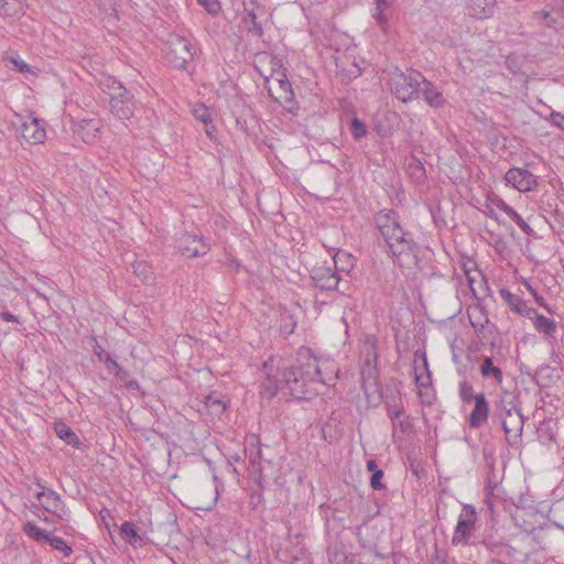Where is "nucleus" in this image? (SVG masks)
Wrapping results in <instances>:
<instances>
[{
	"instance_id": "nucleus-1",
	"label": "nucleus",
	"mask_w": 564,
	"mask_h": 564,
	"mask_svg": "<svg viewBox=\"0 0 564 564\" xmlns=\"http://www.w3.org/2000/svg\"><path fill=\"white\" fill-rule=\"evenodd\" d=\"M283 386L295 400H311L318 394V387L325 384L317 359L310 349L299 354L297 364L282 373Z\"/></svg>"
},
{
	"instance_id": "nucleus-2",
	"label": "nucleus",
	"mask_w": 564,
	"mask_h": 564,
	"mask_svg": "<svg viewBox=\"0 0 564 564\" xmlns=\"http://www.w3.org/2000/svg\"><path fill=\"white\" fill-rule=\"evenodd\" d=\"M375 224L386 242L387 253L395 258L400 265L415 258L417 245L411 232L400 224V216L394 209H382L375 215Z\"/></svg>"
},
{
	"instance_id": "nucleus-3",
	"label": "nucleus",
	"mask_w": 564,
	"mask_h": 564,
	"mask_svg": "<svg viewBox=\"0 0 564 564\" xmlns=\"http://www.w3.org/2000/svg\"><path fill=\"white\" fill-rule=\"evenodd\" d=\"M423 80V75L416 70H409L408 73L397 68L389 75V86L391 93L400 101L406 104L420 97V86Z\"/></svg>"
},
{
	"instance_id": "nucleus-4",
	"label": "nucleus",
	"mask_w": 564,
	"mask_h": 564,
	"mask_svg": "<svg viewBox=\"0 0 564 564\" xmlns=\"http://www.w3.org/2000/svg\"><path fill=\"white\" fill-rule=\"evenodd\" d=\"M109 89L110 111L120 120L130 119L134 113L135 98L133 93L126 88L121 82L116 78L107 80Z\"/></svg>"
},
{
	"instance_id": "nucleus-5",
	"label": "nucleus",
	"mask_w": 564,
	"mask_h": 564,
	"mask_svg": "<svg viewBox=\"0 0 564 564\" xmlns=\"http://www.w3.org/2000/svg\"><path fill=\"white\" fill-rule=\"evenodd\" d=\"M195 54L196 47L189 40L177 34L170 35L165 58L171 66L188 72Z\"/></svg>"
},
{
	"instance_id": "nucleus-6",
	"label": "nucleus",
	"mask_w": 564,
	"mask_h": 564,
	"mask_svg": "<svg viewBox=\"0 0 564 564\" xmlns=\"http://www.w3.org/2000/svg\"><path fill=\"white\" fill-rule=\"evenodd\" d=\"M364 364L360 370L361 388L366 394L376 392L378 389V369H377V340L370 336L364 343L362 347Z\"/></svg>"
},
{
	"instance_id": "nucleus-7",
	"label": "nucleus",
	"mask_w": 564,
	"mask_h": 564,
	"mask_svg": "<svg viewBox=\"0 0 564 564\" xmlns=\"http://www.w3.org/2000/svg\"><path fill=\"white\" fill-rule=\"evenodd\" d=\"M175 247L186 258H198L207 254L210 242L203 235L182 232L175 239Z\"/></svg>"
},
{
	"instance_id": "nucleus-8",
	"label": "nucleus",
	"mask_w": 564,
	"mask_h": 564,
	"mask_svg": "<svg viewBox=\"0 0 564 564\" xmlns=\"http://www.w3.org/2000/svg\"><path fill=\"white\" fill-rule=\"evenodd\" d=\"M476 519L474 507L465 505L452 536L453 545H467L469 543V539L475 530Z\"/></svg>"
},
{
	"instance_id": "nucleus-9",
	"label": "nucleus",
	"mask_w": 564,
	"mask_h": 564,
	"mask_svg": "<svg viewBox=\"0 0 564 564\" xmlns=\"http://www.w3.org/2000/svg\"><path fill=\"white\" fill-rule=\"evenodd\" d=\"M242 22L246 30L257 36L263 35V28L260 19L265 15V8L257 0H248L243 2Z\"/></svg>"
},
{
	"instance_id": "nucleus-10",
	"label": "nucleus",
	"mask_w": 564,
	"mask_h": 564,
	"mask_svg": "<svg viewBox=\"0 0 564 564\" xmlns=\"http://www.w3.org/2000/svg\"><path fill=\"white\" fill-rule=\"evenodd\" d=\"M505 181L519 192H531L538 186V177L521 167L509 169L505 174Z\"/></svg>"
},
{
	"instance_id": "nucleus-11",
	"label": "nucleus",
	"mask_w": 564,
	"mask_h": 564,
	"mask_svg": "<svg viewBox=\"0 0 564 564\" xmlns=\"http://www.w3.org/2000/svg\"><path fill=\"white\" fill-rule=\"evenodd\" d=\"M35 498L41 501L42 507L50 513L58 517L59 519H66L69 516V510L66 508L61 496L53 489L39 491L35 494Z\"/></svg>"
},
{
	"instance_id": "nucleus-12",
	"label": "nucleus",
	"mask_w": 564,
	"mask_h": 564,
	"mask_svg": "<svg viewBox=\"0 0 564 564\" xmlns=\"http://www.w3.org/2000/svg\"><path fill=\"white\" fill-rule=\"evenodd\" d=\"M22 138L30 144H40L46 138V131L37 118L28 116L21 119L19 127Z\"/></svg>"
},
{
	"instance_id": "nucleus-13",
	"label": "nucleus",
	"mask_w": 564,
	"mask_h": 564,
	"mask_svg": "<svg viewBox=\"0 0 564 564\" xmlns=\"http://www.w3.org/2000/svg\"><path fill=\"white\" fill-rule=\"evenodd\" d=\"M276 83L280 89V95L274 97L269 88L270 96L274 99V101L279 102L288 112L293 116L297 115L299 106L294 100V93L292 89V85L290 80L286 78L285 74H282L280 78H276Z\"/></svg>"
},
{
	"instance_id": "nucleus-14",
	"label": "nucleus",
	"mask_w": 564,
	"mask_h": 564,
	"mask_svg": "<svg viewBox=\"0 0 564 564\" xmlns=\"http://www.w3.org/2000/svg\"><path fill=\"white\" fill-rule=\"evenodd\" d=\"M249 447H250V454H249V463L251 466V473L253 475H257V481L259 486H262V481L264 480V468L262 463L265 462L270 464L269 459H264L261 451V444L260 440L252 435L249 440Z\"/></svg>"
},
{
	"instance_id": "nucleus-15",
	"label": "nucleus",
	"mask_w": 564,
	"mask_h": 564,
	"mask_svg": "<svg viewBox=\"0 0 564 564\" xmlns=\"http://www.w3.org/2000/svg\"><path fill=\"white\" fill-rule=\"evenodd\" d=\"M311 278L316 288L325 291L339 290L340 278L338 274L327 267L315 268Z\"/></svg>"
},
{
	"instance_id": "nucleus-16",
	"label": "nucleus",
	"mask_w": 564,
	"mask_h": 564,
	"mask_svg": "<svg viewBox=\"0 0 564 564\" xmlns=\"http://www.w3.org/2000/svg\"><path fill=\"white\" fill-rule=\"evenodd\" d=\"M502 358L496 356H484L479 365V372L485 380H492L500 386L503 382L501 369Z\"/></svg>"
},
{
	"instance_id": "nucleus-17",
	"label": "nucleus",
	"mask_w": 564,
	"mask_h": 564,
	"mask_svg": "<svg viewBox=\"0 0 564 564\" xmlns=\"http://www.w3.org/2000/svg\"><path fill=\"white\" fill-rule=\"evenodd\" d=\"M520 410L517 397L508 391H502L495 402L494 420L498 419L501 421Z\"/></svg>"
},
{
	"instance_id": "nucleus-18",
	"label": "nucleus",
	"mask_w": 564,
	"mask_h": 564,
	"mask_svg": "<svg viewBox=\"0 0 564 564\" xmlns=\"http://www.w3.org/2000/svg\"><path fill=\"white\" fill-rule=\"evenodd\" d=\"M489 416V403L484 393H478L477 399L474 401V409L471 410L468 424L470 429L478 430L482 427Z\"/></svg>"
},
{
	"instance_id": "nucleus-19",
	"label": "nucleus",
	"mask_w": 564,
	"mask_h": 564,
	"mask_svg": "<svg viewBox=\"0 0 564 564\" xmlns=\"http://www.w3.org/2000/svg\"><path fill=\"white\" fill-rule=\"evenodd\" d=\"M499 295L506 305L513 313L522 317H529L534 313V308L529 306L528 303L518 294L512 293L508 289H500Z\"/></svg>"
},
{
	"instance_id": "nucleus-20",
	"label": "nucleus",
	"mask_w": 564,
	"mask_h": 564,
	"mask_svg": "<svg viewBox=\"0 0 564 564\" xmlns=\"http://www.w3.org/2000/svg\"><path fill=\"white\" fill-rule=\"evenodd\" d=\"M499 422L503 429L507 442L509 444H514L521 436L524 424L521 410L502 419Z\"/></svg>"
},
{
	"instance_id": "nucleus-21",
	"label": "nucleus",
	"mask_w": 564,
	"mask_h": 564,
	"mask_svg": "<svg viewBox=\"0 0 564 564\" xmlns=\"http://www.w3.org/2000/svg\"><path fill=\"white\" fill-rule=\"evenodd\" d=\"M373 4L371 17L377 25L383 32H387L389 21L393 15V0H373Z\"/></svg>"
},
{
	"instance_id": "nucleus-22",
	"label": "nucleus",
	"mask_w": 564,
	"mask_h": 564,
	"mask_svg": "<svg viewBox=\"0 0 564 564\" xmlns=\"http://www.w3.org/2000/svg\"><path fill=\"white\" fill-rule=\"evenodd\" d=\"M413 364L416 384L424 388L429 387L432 379L425 352L416 350L414 352Z\"/></svg>"
},
{
	"instance_id": "nucleus-23",
	"label": "nucleus",
	"mask_w": 564,
	"mask_h": 564,
	"mask_svg": "<svg viewBox=\"0 0 564 564\" xmlns=\"http://www.w3.org/2000/svg\"><path fill=\"white\" fill-rule=\"evenodd\" d=\"M528 318L532 321L534 329L538 333L543 334L547 338H555L557 333V324L554 319L539 314L535 308L534 313L529 315Z\"/></svg>"
},
{
	"instance_id": "nucleus-24",
	"label": "nucleus",
	"mask_w": 564,
	"mask_h": 564,
	"mask_svg": "<svg viewBox=\"0 0 564 564\" xmlns=\"http://www.w3.org/2000/svg\"><path fill=\"white\" fill-rule=\"evenodd\" d=\"M421 85H423L422 89L420 88V93L423 96L424 101L433 107V108H441L445 104V98L443 94L434 86V84L430 80H427L423 76V80L421 82Z\"/></svg>"
},
{
	"instance_id": "nucleus-25",
	"label": "nucleus",
	"mask_w": 564,
	"mask_h": 564,
	"mask_svg": "<svg viewBox=\"0 0 564 564\" xmlns=\"http://www.w3.org/2000/svg\"><path fill=\"white\" fill-rule=\"evenodd\" d=\"M497 0H469V12L476 19L492 17Z\"/></svg>"
},
{
	"instance_id": "nucleus-26",
	"label": "nucleus",
	"mask_w": 564,
	"mask_h": 564,
	"mask_svg": "<svg viewBox=\"0 0 564 564\" xmlns=\"http://www.w3.org/2000/svg\"><path fill=\"white\" fill-rule=\"evenodd\" d=\"M205 406L214 415H220L227 408L226 397L218 391H212L205 397Z\"/></svg>"
},
{
	"instance_id": "nucleus-27",
	"label": "nucleus",
	"mask_w": 564,
	"mask_h": 564,
	"mask_svg": "<svg viewBox=\"0 0 564 564\" xmlns=\"http://www.w3.org/2000/svg\"><path fill=\"white\" fill-rule=\"evenodd\" d=\"M121 538L133 547L141 546L143 540L133 522L124 521L120 527Z\"/></svg>"
},
{
	"instance_id": "nucleus-28",
	"label": "nucleus",
	"mask_w": 564,
	"mask_h": 564,
	"mask_svg": "<svg viewBox=\"0 0 564 564\" xmlns=\"http://www.w3.org/2000/svg\"><path fill=\"white\" fill-rule=\"evenodd\" d=\"M24 14L23 0H0V15L3 18H18Z\"/></svg>"
},
{
	"instance_id": "nucleus-29",
	"label": "nucleus",
	"mask_w": 564,
	"mask_h": 564,
	"mask_svg": "<svg viewBox=\"0 0 564 564\" xmlns=\"http://www.w3.org/2000/svg\"><path fill=\"white\" fill-rule=\"evenodd\" d=\"M54 431L66 444L72 445L73 447H78L80 445L78 436L66 423L62 421L56 422L54 424Z\"/></svg>"
},
{
	"instance_id": "nucleus-30",
	"label": "nucleus",
	"mask_w": 564,
	"mask_h": 564,
	"mask_svg": "<svg viewBox=\"0 0 564 564\" xmlns=\"http://www.w3.org/2000/svg\"><path fill=\"white\" fill-rule=\"evenodd\" d=\"M24 532L36 542H47L50 533L37 527L34 522H28L23 528Z\"/></svg>"
},
{
	"instance_id": "nucleus-31",
	"label": "nucleus",
	"mask_w": 564,
	"mask_h": 564,
	"mask_svg": "<svg viewBox=\"0 0 564 564\" xmlns=\"http://www.w3.org/2000/svg\"><path fill=\"white\" fill-rule=\"evenodd\" d=\"M408 172L410 177L416 182H422L426 177L425 167L420 160L412 158L408 163Z\"/></svg>"
},
{
	"instance_id": "nucleus-32",
	"label": "nucleus",
	"mask_w": 564,
	"mask_h": 564,
	"mask_svg": "<svg viewBox=\"0 0 564 564\" xmlns=\"http://www.w3.org/2000/svg\"><path fill=\"white\" fill-rule=\"evenodd\" d=\"M534 20L539 21L541 24L549 29L556 30L560 21L555 18L550 11L541 10L533 13Z\"/></svg>"
},
{
	"instance_id": "nucleus-33",
	"label": "nucleus",
	"mask_w": 564,
	"mask_h": 564,
	"mask_svg": "<svg viewBox=\"0 0 564 564\" xmlns=\"http://www.w3.org/2000/svg\"><path fill=\"white\" fill-rule=\"evenodd\" d=\"M47 542L53 549L62 552L65 557H69L73 553V549L59 536L50 535Z\"/></svg>"
},
{
	"instance_id": "nucleus-34",
	"label": "nucleus",
	"mask_w": 564,
	"mask_h": 564,
	"mask_svg": "<svg viewBox=\"0 0 564 564\" xmlns=\"http://www.w3.org/2000/svg\"><path fill=\"white\" fill-rule=\"evenodd\" d=\"M283 386V379L276 380L271 376H268L265 382L262 383L263 392L269 397L273 398L278 390L281 389Z\"/></svg>"
},
{
	"instance_id": "nucleus-35",
	"label": "nucleus",
	"mask_w": 564,
	"mask_h": 564,
	"mask_svg": "<svg viewBox=\"0 0 564 564\" xmlns=\"http://www.w3.org/2000/svg\"><path fill=\"white\" fill-rule=\"evenodd\" d=\"M459 398L466 404L477 399V394L474 393V388L469 382L463 381L459 383Z\"/></svg>"
},
{
	"instance_id": "nucleus-36",
	"label": "nucleus",
	"mask_w": 564,
	"mask_h": 564,
	"mask_svg": "<svg viewBox=\"0 0 564 564\" xmlns=\"http://www.w3.org/2000/svg\"><path fill=\"white\" fill-rule=\"evenodd\" d=\"M350 133L355 140H360L368 133V129L364 121L355 117L350 123Z\"/></svg>"
},
{
	"instance_id": "nucleus-37",
	"label": "nucleus",
	"mask_w": 564,
	"mask_h": 564,
	"mask_svg": "<svg viewBox=\"0 0 564 564\" xmlns=\"http://www.w3.org/2000/svg\"><path fill=\"white\" fill-rule=\"evenodd\" d=\"M193 115L197 120L202 121L203 123H210L212 121L210 110L204 104H198L194 106Z\"/></svg>"
},
{
	"instance_id": "nucleus-38",
	"label": "nucleus",
	"mask_w": 564,
	"mask_h": 564,
	"mask_svg": "<svg viewBox=\"0 0 564 564\" xmlns=\"http://www.w3.org/2000/svg\"><path fill=\"white\" fill-rule=\"evenodd\" d=\"M93 348H94V352L97 355L99 360H104L106 364L111 365L115 369H118V370L121 369L119 364L115 359H112L109 354H106L104 348L97 341H95V345Z\"/></svg>"
},
{
	"instance_id": "nucleus-39",
	"label": "nucleus",
	"mask_w": 564,
	"mask_h": 564,
	"mask_svg": "<svg viewBox=\"0 0 564 564\" xmlns=\"http://www.w3.org/2000/svg\"><path fill=\"white\" fill-rule=\"evenodd\" d=\"M508 217L511 220H513L524 234L529 236L534 234V230L529 226L528 223L524 221V219L514 209L510 212Z\"/></svg>"
},
{
	"instance_id": "nucleus-40",
	"label": "nucleus",
	"mask_w": 564,
	"mask_h": 564,
	"mask_svg": "<svg viewBox=\"0 0 564 564\" xmlns=\"http://www.w3.org/2000/svg\"><path fill=\"white\" fill-rule=\"evenodd\" d=\"M383 477V471L381 469H376L370 478V486L375 490H382L386 488V485L381 481Z\"/></svg>"
},
{
	"instance_id": "nucleus-41",
	"label": "nucleus",
	"mask_w": 564,
	"mask_h": 564,
	"mask_svg": "<svg viewBox=\"0 0 564 564\" xmlns=\"http://www.w3.org/2000/svg\"><path fill=\"white\" fill-rule=\"evenodd\" d=\"M210 14H217L220 10V3L218 0H197Z\"/></svg>"
},
{
	"instance_id": "nucleus-42",
	"label": "nucleus",
	"mask_w": 564,
	"mask_h": 564,
	"mask_svg": "<svg viewBox=\"0 0 564 564\" xmlns=\"http://www.w3.org/2000/svg\"><path fill=\"white\" fill-rule=\"evenodd\" d=\"M329 564H351L345 552L334 551L329 555Z\"/></svg>"
},
{
	"instance_id": "nucleus-43",
	"label": "nucleus",
	"mask_w": 564,
	"mask_h": 564,
	"mask_svg": "<svg viewBox=\"0 0 564 564\" xmlns=\"http://www.w3.org/2000/svg\"><path fill=\"white\" fill-rule=\"evenodd\" d=\"M527 289L528 291L532 294V296L534 297L535 302L543 308H545L549 313H552V310L551 307L549 306V304L545 302L544 297L539 295L536 290L530 285L529 283H527Z\"/></svg>"
},
{
	"instance_id": "nucleus-44",
	"label": "nucleus",
	"mask_w": 564,
	"mask_h": 564,
	"mask_svg": "<svg viewBox=\"0 0 564 564\" xmlns=\"http://www.w3.org/2000/svg\"><path fill=\"white\" fill-rule=\"evenodd\" d=\"M491 203L497 207L499 208L500 210H502L507 216L510 214V212L513 209L511 206H509L502 198L498 197V196H495L492 199H491Z\"/></svg>"
},
{
	"instance_id": "nucleus-45",
	"label": "nucleus",
	"mask_w": 564,
	"mask_h": 564,
	"mask_svg": "<svg viewBox=\"0 0 564 564\" xmlns=\"http://www.w3.org/2000/svg\"><path fill=\"white\" fill-rule=\"evenodd\" d=\"M11 61L20 73L30 72V66L24 61L18 58H12Z\"/></svg>"
},
{
	"instance_id": "nucleus-46",
	"label": "nucleus",
	"mask_w": 564,
	"mask_h": 564,
	"mask_svg": "<svg viewBox=\"0 0 564 564\" xmlns=\"http://www.w3.org/2000/svg\"><path fill=\"white\" fill-rule=\"evenodd\" d=\"M403 413L402 406H390L388 409V415L389 417L394 422V420Z\"/></svg>"
},
{
	"instance_id": "nucleus-47",
	"label": "nucleus",
	"mask_w": 564,
	"mask_h": 564,
	"mask_svg": "<svg viewBox=\"0 0 564 564\" xmlns=\"http://www.w3.org/2000/svg\"><path fill=\"white\" fill-rule=\"evenodd\" d=\"M393 426H398L403 433H408L412 429V424L408 419L401 420L398 423L393 422Z\"/></svg>"
},
{
	"instance_id": "nucleus-48",
	"label": "nucleus",
	"mask_w": 564,
	"mask_h": 564,
	"mask_svg": "<svg viewBox=\"0 0 564 564\" xmlns=\"http://www.w3.org/2000/svg\"><path fill=\"white\" fill-rule=\"evenodd\" d=\"M552 120L555 126L561 128L564 131V115L561 113H552Z\"/></svg>"
},
{
	"instance_id": "nucleus-49",
	"label": "nucleus",
	"mask_w": 564,
	"mask_h": 564,
	"mask_svg": "<svg viewBox=\"0 0 564 564\" xmlns=\"http://www.w3.org/2000/svg\"><path fill=\"white\" fill-rule=\"evenodd\" d=\"M204 126H205V132L208 135V138L210 140L215 139L216 127L213 124V120L210 121V123H204Z\"/></svg>"
},
{
	"instance_id": "nucleus-50",
	"label": "nucleus",
	"mask_w": 564,
	"mask_h": 564,
	"mask_svg": "<svg viewBox=\"0 0 564 564\" xmlns=\"http://www.w3.org/2000/svg\"><path fill=\"white\" fill-rule=\"evenodd\" d=\"M1 318L6 322H15L19 323L18 316L13 315L12 313L6 311L1 313Z\"/></svg>"
},
{
	"instance_id": "nucleus-51",
	"label": "nucleus",
	"mask_w": 564,
	"mask_h": 564,
	"mask_svg": "<svg viewBox=\"0 0 564 564\" xmlns=\"http://www.w3.org/2000/svg\"><path fill=\"white\" fill-rule=\"evenodd\" d=\"M227 459H228V463H229L230 465H232L234 463H239V462H241L242 456H241L239 453H232V454H229V455H228Z\"/></svg>"
},
{
	"instance_id": "nucleus-52",
	"label": "nucleus",
	"mask_w": 564,
	"mask_h": 564,
	"mask_svg": "<svg viewBox=\"0 0 564 564\" xmlns=\"http://www.w3.org/2000/svg\"><path fill=\"white\" fill-rule=\"evenodd\" d=\"M367 469L373 474L376 469H379L377 462L375 459H369L367 462Z\"/></svg>"
},
{
	"instance_id": "nucleus-53",
	"label": "nucleus",
	"mask_w": 564,
	"mask_h": 564,
	"mask_svg": "<svg viewBox=\"0 0 564 564\" xmlns=\"http://www.w3.org/2000/svg\"><path fill=\"white\" fill-rule=\"evenodd\" d=\"M431 564H446L445 560L443 557H441L438 555V553L436 552V554L432 557L431 560Z\"/></svg>"
},
{
	"instance_id": "nucleus-54",
	"label": "nucleus",
	"mask_w": 564,
	"mask_h": 564,
	"mask_svg": "<svg viewBox=\"0 0 564 564\" xmlns=\"http://www.w3.org/2000/svg\"><path fill=\"white\" fill-rule=\"evenodd\" d=\"M35 485L41 489V491L47 490L48 488L41 481V479L35 480Z\"/></svg>"
},
{
	"instance_id": "nucleus-55",
	"label": "nucleus",
	"mask_w": 564,
	"mask_h": 564,
	"mask_svg": "<svg viewBox=\"0 0 564 564\" xmlns=\"http://www.w3.org/2000/svg\"><path fill=\"white\" fill-rule=\"evenodd\" d=\"M488 215H489L490 218L497 219V216H496V214H495V212L492 209H490Z\"/></svg>"
},
{
	"instance_id": "nucleus-56",
	"label": "nucleus",
	"mask_w": 564,
	"mask_h": 564,
	"mask_svg": "<svg viewBox=\"0 0 564 564\" xmlns=\"http://www.w3.org/2000/svg\"><path fill=\"white\" fill-rule=\"evenodd\" d=\"M467 278H468V282H469L471 291L475 292L474 288H473V279H470L468 275H467Z\"/></svg>"
},
{
	"instance_id": "nucleus-57",
	"label": "nucleus",
	"mask_w": 564,
	"mask_h": 564,
	"mask_svg": "<svg viewBox=\"0 0 564 564\" xmlns=\"http://www.w3.org/2000/svg\"><path fill=\"white\" fill-rule=\"evenodd\" d=\"M300 560L297 557L294 558V564H297Z\"/></svg>"
},
{
	"instance_id": "nucleus-58",
	"label": "nucleus",
	"mask_w": 564,
	"mask_h": 564,
	"mask_svg": "<svg viewBox=\"0 0 564 564\" xmlns=\"http://www.w3.org/2000/svg\"><path fill=\"white\" fill-rule=\"evenodd\" d=\"M303 564H307L306 562H303Z\"/></svg>"
}]
</instances>
